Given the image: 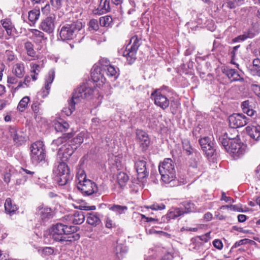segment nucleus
I'll return each instance as SVG.
<instances>
[{
    "mask_svg": "<svg viewBox=\"0 0 260 260\" xmlns=\"http://www.w3.org/2000/svg\"><path fill=\"white\" fill-rule=\"evenodd\" d=\"M78 231V227L69 224L56 223L52 225L50 230V235L55 241L63 242L78 240L79 234H74Z\"/></svg>",
    "mask_w": 260,
    "mask_h": 260,
    "instance_id": "1",
    "label": "nucleus"
},
{
    "mask_svg": "<svg viewBox=\"0 0 260 260\" xmlns=\"http://www.w3.org/2000/svg\"><path fill=\"white\" fill-rule=\"evenodd\" d=\"M218 143L235 156L240 157L245 153L246 146L238 139L229 137L226 133L219 137Z\"/></svg>",
    "mask_w": 260,
    "mask_h": 260,
    "instance_id": "2",
    "label": "nucleus"
},
{
    "mask_svg": "<svg viewBox=\"0 0 260 260\" xmlns=\"http://www.w3.org/2000/svg\"><path fill=\"white\" fill-rule=\"evenodd\" d=\"M175 164L171 158H166L159 165L158 169L162 181L170 186L178 185V181L175 180Z\"/></svg>",
    "mask_w": 260,
    "mask_h": 260,
    "instance_id": "3",
    "label": "nucleus"
},
{
    "mask_svg": "<svg viewBox=\"0 0 260 260\" xmlns=\"http://www.w3.org/2000/svg\"><path fill=\"white\" fill-rule=\"evenodd\" d=\"M93 92V89L85 84H83L75 90L72 99L69 101L68 108H64L63 112L69 116L75 110V105L81 99H86L91 96Z\"/></svg>",
    "mask_w": 260,
    "mask_h": 260,
    "instance_id": "4",
    "label": "nucleus"
},
{
    "mask_svg": "<svg viewBox=\"0 0 260 260\" xmlns=\"http://www.w3.org/2000/svg\"><path fill=\"white\" fill-rule=\"evenodd\" d=\"M53 173L56 177L59 185H64L72 180L73 175L70 169L64 161H57L55 163Z\"/></svg>",
    "mask_w": 260,
    "mask_h": 260,
    "instance_id": "5",
    "label": "nucleus"
},
{
    "mask_svg": "<svg viewBox=\"0 0 260 260\" xmlns=\"http://www.w3.org/2000/svg\"><path fill=\"white\" fill-rule=\"evenodd\" d=\"M30 159L33 164H43L47 161L46 152L42 141L33 143L30 147Z\"/></svg>",
    "mask_w": 260,
    "mask_h": 260,
    "instance_id": "6",
    "label": "nucleus"
},
{
    "mask_svg": "<svg viewBox=\"0 0 260 260\" xmlns=\"http://www.w3.org/2000/svg\"><path fill=\"white\" fill-rule=\"evenodd\" d=\"M82 27V23L78 21L64 24L61 27L59 32L61 39L63 41L74 39Z\"/></svg>",
    "mask_w": 260,
    "mask_h": 260,
    "instance_id": "7",
    "label": "nucleus"
},
{
    "mask_svg": "<svg viewBox=\"0 0 260 260\" xmlns=\"http://www.w3.org/2000/svg\"><path fill=\"white\" fill-rule=\"evenodd\" d=\"M130 43H132V45L129 47L128 45L127 46L126 50L123 52V56L126 58L128 63L131 64L136 59L137 52L141 44L140 39L135 36L131 38Z\"/></svg>",
    "mask_w": 260,
    "mask_h": 260,
    "instance_id": "8",
    "label": "nucleus"
},
{
    "mask_svg": "<svg viewBox=\"0 0 260 260\" xmlns=\"http://www.w3.org/2000/svg\"><path fill=\"white\" fill-rule=\"evenodd\" d=\"M78 189L85 196L95 194L99 196L100 193L98 192V188L96 184L92 181L88 179L78 185Z\"/></svg>",
    "mask_w": 260,
    "mask_h": 260,
    "instance_id": "9",
    "label": "nucleus"
},
{
    "mask_svg": "<svg viewBox=\"0 0 260 260\" xmlns=\"http://www.w3.org/2000/svg\"><path fill=\"white\" fill-rule=\"evenodd\" d=\"M248 118L242 114L235 113L229 117L230 126L233 128H236L245 126L247 123Z\"/></svg>",
    "mask_w": 260,
    "mask_h": 260,
    "instance_id": "10",
    "label": "nucleus"
},
{
    "mask_svg": "<svg viewBox=\"0 0 260 260\" xmlns=\"http://www.w3.org/2000/svg\"><path fill=\"white\" fill-rule=\"evenodd\" d=\"M146 164V159L144 157H139L136 160L135 167L139 180H142L148 176L149 172L147 171Z\"/></svg>",
    "mask_w": 260,
    "mask_h": 260,
    "instance_id": "11",
    "label": "nucleus"
},
{
    "mask_svg": "<svg viewBox=\"0 0 260 260\" xmlns=\"http://www.w3.org/2000/svg\"><path fill=\"white\" fill-rule=\"evenodd\" d=\"M151 97L154 100V104L162 109H166L169 106L170 101L166 95L162 94L159 90L153 91Z\"/></svg>",
    "mask_w": 260,
    "mask_h": 260,
    "instance_id": "12",
    "label": "nucleus"
},
{
    "mask_svg": "<svg viewBox=\"0 0 260 260\" xmlns=\"http://www.w3.org/2000/svg\"><path fill=\"white\" fill-rule=\"evenodd\" d=\"M199 142L203 151L207 156L212 157L215 152V149L214 147V143L211 141L210 138L208 137L201 138L200 139Z\"/></svg>",
    "mask_w": 260,
    "mask_h": 260,
    "instance_id": "13",
    "label": "nucleus"
},
{
    "mask_svg": "<svg viewBox=\"0 0 260 260\" xmlns=\"http://www.w3.org/2000/svg\"><path fill=\"white\" fill-rule=\"evenodd\" d=\"M56 16L54 14H51L43 20L40 25V28L48 33H52L54 29V21Z\"/></svg>",
    "mask_w": 260,
    "mask_h": 260,
    "instance_id": "14",
    "label": "nucleus"
},
{
    "mask_svg": "<svg viewBox=\"0 0 260 260\" xmlns=\"http://www.w3.org/2000/svg\"><path fill=\"white\" fill-rule=\"evenodd\" d=\"M74 153V149L70 144L65 143L59 149L57 156L60 161H66Z\"/></svg>",
    "mask_w": 260,
    "mask_h": 260,
    "instance_id": "15",
    "label": "nucleus"
},
{
    "mask_svg": "<svg viewBox=\"0 0 260 260\" xmlns=\"http://www.w3.org/2000/svg\"><path fill=\"white\" fill-rule=\"evenodd\" d=\"M221 70L223 74L232 82L244 81V78L241 77L237 70L228 67H222Z\"/></svg>",
    "mask_w": 260,
    "mask_h": 260,
    "instance_id": "16",
    "label": "nucleus"
},
{
    "mask_svg": "<svg viewBox=\"0 0 260 260\" xmlns=\"http://www.w3.org/2000/svg\"><path fill=\"white\" fill-rule=\"evenodd\" d=\"M91 77L95 82L101 81L104 83L106 81L104 70L97 64H95L91 69Z\"/></svg>",
    "mask_w": 260,
    "mask_h": 260,
    "instance_id": "17",
    "label": "nucleus"
},
{
    "mask_svg": "<svg viewBox=\"0 0 260 260\" xmlns=\"http://www.w3.org/2000/svg\"><path fill=\"white\" fill-rule=\"evenodd\" d=\"M137 139L143 151L146 150L149 144L150 139L146 132L142 130L138 129L136 132Z\"/></svg>",
    "mask_w": 260,
    "mask_h": 260,
    "instance_id": "18",
    "label": "nucleus"
},
{
    "mask_svg": "<svg viewBox=\"0 0 260 260\" xmlns=\"http://www.w3.org/2000/svg\"><path fill=\"white\" fill-rule=\"evenodd\" d=\"M37 214L40 216L42 220H47L53 216V213L51 208L42 205L39 206L37 210Z\"/></svg>",
    "mask_w": 260,
    "mask_h": 260,
    "instance_id": "19",
    "label": "nucleus"
},
{
    "mask_svg": "<svg viewBox=\"0 0 260 260\" xmlns=\"http://www.w3.org/2000/svg\"><path fill=\"white\" fill-rule=\"evenodd\" d=\"M66 220L70 223H73L75 224H80L82 223L85 220V216L82 211H76L74 214L67 215L64 217Z\"/></svg>",
    "mask_w": 260,
    "mask_h": 260,
    "instance_id": "20",
    "label": "nucleus"
},
{
    "mask_svg": "<svg viewBox=\"0 0 260 260\" xmlns=\"http://www.w3.org/2000/svg\"><path fill=\"white\" fill-rule=\"evenodd\" d=\"M55 77V71L53 69L50 70L47 76L45 78V84L44 89H43V92L44 95L46 96L48 93L50 89V85L53 81Z\"/></svg>",
    "mask_w": 260,
    "mask_h": 260,
    "instance_id": "21",
    "label": "nucleus"
},
{
    "mask_svg": "<svg viewBox=\"0 0 260 260\" xmlns=\"http://www.w3.org/2000/svg\"><path fill=\"white\" fill-rule=\"evenodd\" d=\"M72 137V134L71 133H68L64 134L62 136L54 140L51 143L52 148L55 149L59 145L67 143V141Z\"/></svg>",
    "mask_w": 260,
    "mask_h": 260,
    "instance_id": "22",
    "label": "nucleus"
},
{
    "mask_svg": "<svg viewBox=\"0 0 260 260\" xmlns=\"http://www.w3.org/2000/svg\"><path fill=\"white\" fill-rule=\"evenodd\" d=\"M246 131L252 139L257 141L260 138V126H248L246 127Z\"/></svg>",
    "mask_w": 260,
    "mask_h": 260,
    "instance_id": "23",
    "label": "nucleus"
},
{
    "mask_svg": "<svg viewBox=\"0 0 260 260\" xmlns=\"http://www.w3.org/2000/svg\"><path fill=\"white\" fill-rule=\"evenodd\" d=\"M13 73L17 78H22L25 73L24 64L23 63H17L13 68Z\"/></svg>",
    "mask_w": 260,
    "mask_h": 260,
    "instance_id": "24",
    "label": "nucleus"
},
{
    "mask_svg": "<svg viewBox=\"0 0 260 260\" xmlns=\"http://www.w3.org/2000/svg\"><path fill=\"white\" fill-rule=\"evenodd\" d=\"M87 222L93 226H96L101 223L99 214L97 213H90L88 214Z\"/></svg>",
    "mask_w": 260,
    "mask_h": 260,
    "instance_id": "25",
    "label": "nucleus"
},
{
    "mask_svg": "<svg viewBox=\"0 0 260 260\" xmlns=\"http://www.w3.org/2000/svg\"><path fill=\"white\" fill-rule=\"evenodd\" d=\"M5 209L6 213L8 214H13L18 209L17 206L15 204H13L12 200L10 198H7L5 203Z\"/></svg>",
    "mask_w": 260,
    "mask_h": 260,
    "instance_id": "26",
    "label": "nucleus"
},
{
    "mask_svg": "<svg viewBox=\"0 0 260 260\" xmlns=\"http://www.w3.org/2000/svg\"><path fill=\"white\" fill-rule=\"evenodd\" d=\"M251 103H252V101L247 100L243 102L241 105L243 112L250 116H253L255 113V111L252 109V106L250 104Z\"/></svg>",
    "mask_w": 260,
    "mask_h": 260,
    "instance_id": "27",
    "label": "nucleus"
},
{
    "mask_svg": "<svg viewBox=\"0 0 260 260\" xmlns=\"http://www.w3.org/2000/svg\"><path fill=\"white\" fill-rule=\"evenodd\" d=\"M114 252L118 258L122 257L127 251V248L124 244L117 243L114 248Z\"/></svg>",
    "mask_w": 260,
    "mask_h": 260,
    "instance_id": "28",
    "label": "nucleus"
},
{
    "mask_svg": "<svg viewBox=\"0 0 260 260\" xmlns=\"http://www.w3.org/2000/svg\"><path fill=\"white\" fill-rule=\"evenodd\" d=\"M30 66L31 78L33 81H36L38 78L37 76L39 74L42 67L40 65L34 63H31Z\"/></svg>",
    "mask_w": 260,
    "mask_h": 260,
    "instance_id": "29",
    "label": "nucleus"
},
{
    "mask_svg": "<svg viewBox=\"0 0 260 260\" xmlns=\"http://www.w3.org/2000/svg\"><path fill=\"white\" fill-rule=\"evenodd\" d=\"M128 180V175L124 172H120L117 176V182L121 187L124 186Z\"/></svg>",
    "mask_w": 260,
    "mask_h": 260,
    "instance_id": "30",
    "label": "nucleus"
},
{
    "mask_svg": "<svg viewBox=\"0 0 260 260\" xmlns=\"http://www.w3.org/2000/svg\"><path fill=\"white\" fill-rule=\"evenodd\" d=\"M3 27L5 29L9 36L12 35L13 25L9 19H5L1 20Z\"/></svg>",
    "mask_w": 260,
    "mask_h": 260,
    "instance_id": "31",
    "label": "nucleus"
},
{
    "mask_svg": "<svg viewBox=\"0 0 260 260\" xmlns=\"http://www.w3.org/2000/svg\"><path fill=\"white\" fill-rule=\"evenodd\" d=\"M182 147L184 151H186V153L187 155H191L193 154L197 151L192 148L190 145L189 141L187 139H184L182 141Z\"/></svg>",
    "mask_w": 260,
    "mask_h": 260,
    "instance_id": "32",
    "label": "nucleus"
},
{
    "mask_svg": "<svg viewBox=\"0 0 260 260\" xmlns=\"http://www.w3.org/2000/svg\"><path fill=\"white\" fill-rule=\"evenodd\" d=\"M54 127L57 132H66L69 127V124L66 121H57L54 124Z\"/></svg>",
    "mask_w": 260,
    "mask_h": 260,
    "instance_id": "33",
    "label": "nucleus"
},
{
    "mask_svg": "<svg viewBox=\"0 0 260 260\" xmlns=\"http://www.w3.org/2000/svg\"><path fill=\"white\" fill-rule=\"evenodd\" d=\"M192 155H193V156L191 157L189 161V167L192 168H197L201 158V155L198 151L194 153Z\"/></svg>",
    "mask_w": 260,
    "mask_h": 260,
    "instance_id": "34",
    "label": "nucleus"
},
{
    "mask_svg": "<svg viewBox=\"0 0 260 260\" xmlns=\"http://www.w3.org/2000/svg\"><path fill=\"white\" fill-rule=\"evenodd\" d=\"M40 14L39 9H33L30 11L28 13V20L34 24L39 19Z\"/></svg>",
    "mask_w": 260,
    "mask_h": 260,
    "instance_id": "35",
    "label": "nucleus"
},
{
    "mask_svg": "<svg viewBox=\"0 0 260 260\" xmlns=\"http://www.w3.org/2000/svg\"><path fill=\"white\" fill-rule=\"evenodd\" d=\"M184 214V209L182 208H178L171 210L167 215L170 219H174Z\"/></svg>",
    "mask_w": 260,
    "mask_h": 260,
    "instance_id": "36",
    "label": "nucleus"
},
{
    "mask_svg": "<svg viewBox=\"0 0 260 260\" xmlns=\"http://www.w3.org/2000/svg\"><path fill=\"white\" fill-rule=\"evenodd\" d=\"M76 178V183L77 185L80 183L82 184V182L88 180L86 179V175L85 171L81 168L78 169L77 170Z\"/></svg>",
    "mask_w": 260,
    "mask_h": 260,
    "instance_id": "37",
    "label": "nucleus"
},
{
    "mask_svg": "<svg viewBox=\"0 0 260 260\" xmlns=\"http://www.w3.org/2000/svg\"><path fill=\"white\" fill-rule=\"evenodd\" d=\"M113 23L112 18L109 15L101 17L100 18V23L102 26L109 27Z\"/></svg>",
    "mask_w": 260,
    "mask_h": 260,
    "instance_id": "38",
    "label": "nucleus"
},
{
    "mask_svg": "<svg viewBox=\"0 0 260 260\" xmlns=\"http://www.w3.org/2000/svg\"><path fill=\"white\" fill-rule=\"evenodd\" d=\"M117 70H118V68L116 69L114 67L110 65L104 70V74L109 77H114L115 79L117 77Z\"/></svg>",
    "mask_w": 260,
    "mask_h": 260,
    "instance_id": "39",
    "label": "nucleus"
},
{
    "mask_svg": "<svg viewBox=\"0 0 260 260\" xmlns=\"http://www.w3.org/2000/svg\"><path fill=\"white\" fill-rule=\"evenodd\" d=\"M184 214L196 211L195 206L190 201H185L182 203Z\"/></svg>",
    "mask_w": 260,
    "mask_h": 260,
    "instance_id": "40",
    "label": "nucleus"
},
{
    "mask_svg": "<svg viewBox=\"0 0 260 260\" xmlns=\"http://www.w3.org/2000/svg\"><path fill=\"white\" fill-rule=\"evenodd\" d=\"M109 209L115 212L118 214L124 213L127 210V207L125 206H121L118 205H114L109 208Z\"/></svg>",
    "mask_w": 260,
    "mask_h": 260,
    "instance_id": "41",
    "label": "nucleus"
},
{
    "mask_svg": "<svg viewBox=\"0 0 260 260\" xmlns=\"http://www.w3.org/2000/svg\"><path fill=\"white\" fill-rule=\"evenodd\" d=\"M110 0H101L99 9L102 11V13L109 12L111 10Z\"/></svg>",
    "mask_w": 260,
    "mask_h": 260,
    "instance_id": "42",
    "label": "nucleus"
},
{
    "mask_svg": "<svg viewBox=\"0 0 260 260\" xmlns=\"http://www.w3.org/2000/svg\"><path fill=\"white\" fill-rule=\"evenodd\" d=\"M29 101V98L28 96H24L19 102L17 106V109L19 111L23 112L27 107L28 103Z\"/></svg>",
    "mask_w": 260,
    "mask_h": 260,
    "instance_id": "43",
    "label": "nucleus"
},
{
    "mask_svg": "<svg viewBox=\"0 0 260 260\" xmlns=\"http://www.w3.org/2000/svg\"><path fill=\"white\" fill-rule=\"evenodd\" d=\"M24 47L27 51L28 55L34 57L36 55V52L34 49L33 44L29 41H27L24 44Z\"/></svg>",
    "mask_w": 260,
    "mask_h": 260,
    "instance_id": "44",
    "label": "nucleus"
},
{
    "mask_svg": "<svg viewBox=\"0 0 260 260\" xmlns=\"http://www.w3.org/2000/svg\"><path fill=\"white\" fill-rule=\"evenodd\" d=\"M237 6H238L236 2H234V0H224L222 5L223 9L229 8L234 9Z\"/></svg>",
    "mask_w": 260,
    "mask_h": 260,
    "instance_id": "45",
    "label": "nucleus"
},
{
    "mask_svg": "<svg viewBox=\"0 0 260 260\" xmlns=\"http://www.w3.org/2000/svg\"><path fill=\"white\" fill-rule=\"evenodd\" d=\"M30 81V78L28 76H25L23 82H19L18 85L15 88V90H17L21 87H27L29 86V83Z\"/></svg>",
    "mask_w": 260,
    "mask_h": 260,
    "instance_id": "46",
    "label": "nucleus"
},
{
    "mask_svg": "<svg viewBox=\"0 0 260 260\" xmlns=\"http://www.w3.org/2000/svg\"><path fill=\"white\" fill-rule=\"evenodd\" d=\"M85 135V134L83 132L79 133L73 139V142L76 144L80 145L83 142Z\"/></svg>",
    "mask_w": 260,
    "mask_h": 260,
    "instance_id": "47",
    "label": "nucleus"
},
{
    "mask_svg": "<svg viewBox=\"0 0 260 260\" xmlns=\"http://www.w3.org/2000/svg\"><path fill=\"white\" fill-rule=\"evenodd\" d=\"M165 205L163 203H155L150 206L147 207V208H150L153 210H161L165 208Z\"/></svg>",
    "mask_w": 260,
    "mask_h": 260,
    "instance_id": "48",
    "label": "nucleus"
},
{
    "mask_svg": "<svg viewBox=\"0 0 260 260\" xmlns=\"http://www.w3.org/2000/svg\"><path fill=\"white\" fill-rule=\"evenodd\" d=\"M250 241H251V240L248 239H243L238 241H237L231 248V251L233 250L234 248H236L241 245H245L248 243L250 242Z\"/></svg>",
    "mask_w": 260,
    "mask_h": 260,
    "instance_id": "49",
    "label": "nucleus"
},
{
    "mask_svg": "<svg viewBox=\"0 0 260 260\" xmlns=\"http://www.w3.org/2000/svg\"><path fill=\"white\" fill-rule=\"evenodd\" d=\"M100 66V67L104 70L107 67L110 66V63L109 60L106 58H101L99 60V64Z\"/></svg>",
    "mask_w": 260,
    "mask_h": 260,
    "instance_id": "50",
    "label": "nucleus"
},
{
    "mask_svg": "<svg viewBox=\"0 0 260 260\" xmlns=\"http://www.w3.org/2000/svg\"><path fill=\"white\" fill-rule=\"evenodd\" d=\"M89 28L90 30H96L99 28L98 22L95 19H92L89 21Z\"/></svg>",
    "mask_w": 260,
    "mask_h": 260,
    "instance_id": "51",
    "label": "nucleus"
},
{
    "mask_svg": "<svg viewBox=\"0 0 260 260\" xmlns=\"http://www.w3.org/2000/svg\"><path fill=\"white\" fill-rule=\"evenodd\" d=\"M248 34H244L242 35H240L237 37L233 39L234 42H239V41H243L247 39L248 38H250Z\"/></svg>",
    "mask_w": 260,
    "mask_h": 260,
    "instance_id": "52",
    "label": "nucleus"
},
{
    "mask_svg": "<svg viewBox=\"0 0 260 260\" xmlns=\"http://www.w3.org/2000/svg\"><path fill=\"white\" fill-rule=\"evenodd\" d=\"M54 249L51 247H45L43 248L42 250V253L45 255L52 254L54 253Z\"/></svg>",
    "mask_w": 260,
    "mask_h": 260,
    "instance_id": "53",
    "label": "nucleus"
},
{
    "mask_svg": "<svg viewBox=\"0 0 260 260\" xmlns=\"http://www.w3.org/2000/svg\"><path fill=\"white\" fill-rule=\"evenodd\" d=\"M14 141L18 144H21V142L24 141V137L22 136L19 135L17 133H15L13 137Z\"/></svg>",
    "mask_w": 260,
    "mask_h": 260,
    "instance_id": "54",
    "label": "nucleus"
},
{
    "mask_svg": "<svg viewBox=\"0 0 260 260\" xmlns=\"http://www.w3.org/2000/svg\"><path fill=\"white\" fill-rule=\"evenodd\" d=\"M40 105V104L39 102H36L33 103L31 106V109L34 111L35 115H37L39 113Z\"/></svg>",
    "mask_w": 260,
    "mask_h": 260,
    "instance_id": "55",
    "label": "nucleus"
},
{
    "mask_svg": "<svg viewBox=\"0 0 260 260\" xmlns=\"http://www.w3.org/2000/svg\"><path fill=\"white\" fill-rule=\"evenodd\" d=\"M229 208L233 211H237L239 212L243 211L237 205H224L221 207V209H225Z\"/></svg>",
    "mask_w": 260,
    "mask_h": 260,
    "instance_id": "56",
    "label": "nucleus"
},
{
    "mask_svg": "<svg viewBox=\"0 0 260 260\" xmlns=\"http://www.w3.org/2000/svg\"><path fill=\"white\" fill-rule=\"evenodd\" d=\"M31 32L34 36H35L37 37L42 39L44 38V33L38 29H31Z\"/></svg>",
    "mask_w": 260,
    "mask_h": 260,
    "instance_id": "57",
    "label": "nucleus"
},
{
    "mask_svg": "<svg viewBox=\"0 0 260 260\" xmlns=\"http://www.w3.org/2000/svg\"><path fill=\"white\" fill-rule=\"evenodd\" d=\"M213 244L214 246L218 249H221L223 247V244L222 242L218 239H216L213 241Z\"/></svg>",
    "mask_w": 260,
    "mask_h": 260,
    "instance_id": "58",
    "label": "nucleus"
},
{
    "mask_svg": "<svg viewBox=\"0 0 260 260\" xmlns=\"http://www.w3.org/2000/svg\"><path fill=\"white\" fill-rule=\"evenodd\" d=\"M221 200L224 201L225 202L234 203V200L230 197H226L224 192H222Z\"/></svg>",
    "mask_w": 260,
    "mask_h": 260,
    "instance_id": "59",
    "label": "nucleus"
},
{
    "mask_svg": "<svg viewBox=\"0 0 260 260\" xmlns=\"http://www.w3.org/2000/svg\"><path fill=\"white\" fill-rule=\"evenodd\" d=\"M78 209H79L81 210H94L96 209V207L95 206H85V205H80L78 207Z\"/></svg>",
    "mask_w": 260,
    "mask_h": 260,
    "instance_id": "60",
    "label": "nucleus"
},
{
    "mask_svg": "<svg viewBox=\"0 0 260 260\" xmlns=\"http://www.w3.org/2000/svg\"><path fill=\"white\" fill-rule=\"evenodd\" d=\"M61 1L62 0H51V3L53 7L58 9L61 5Z\"/></svg>",
    "mask_w": 260,
    "mask_h": 260,
    "instance_id": "61",
    "label": "nucleus"
},
{
    "mask_svg": "<svg viewBox=\"0 0 260 260\" xmlns=\"http://www.w3.org/2000/svg\"><path fill=\"white\" fill-rule=\"evenodd\" d=\"M21 169L23 172H25V174L28 175L27 178L33 177L36 174V172L34 171H31L24 168H22Z\"/></svg>",
    "mask_w": 260,
    "mask_h": 260,
    "instance_id": "62",
    "label": "nucleus"
},
{
    "mask_svg": "<svg viewBox=\"0 0 260 260\" xmlns=\"http://www.w3.org/2000/svg\"><path fill=\"white\" fill-rule=\"evenodd\" d=\"M18 82L17 79L14 76H8L7 78V82L9 84H15Z\"/></svg>",
    "mask_w": 260,
    "mask_h": 260,
    "instance_id": "63",
    "label": "nucleus"
},
{
    "mask_svg": "<svg viewBox=\"0 0 260 260\" xmlns=\"http://www.w3.org/2000/svg\"><path fill=\"white\" fill-rule=\"evenodd\" d=\"M173 258V255L170 253L168 252L165 254L160 260H172Z\"/></svg>",
    "mask_w": 260,
    "mask_h": 260,
    "instance_id": "64",
    "label": "nucleus"
}]
</instances>
